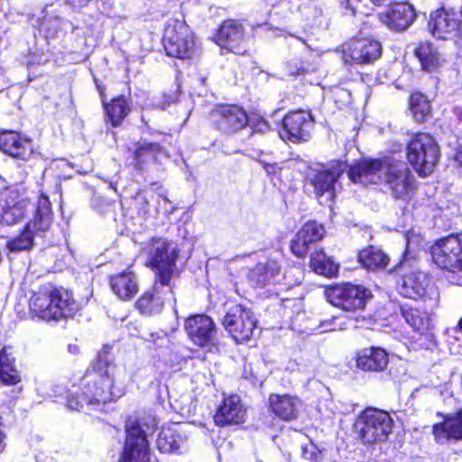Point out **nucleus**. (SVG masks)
Returning a JSON list of instances; mask_svg holds the SVG:
<instances>
[{
  "mask_svg": "<svg viewBox=\"0 0 462 462\" xmlns=\"http://www.w3.org/2000/svg\"><path fill=\"white\" fill-rule=\"evenodd\" d=\"M112 349L111 345H103L75 385L77 389L68 392L66 404L70 410L99 407L116 402L125 394L124 388L116 384L115 370L117 366Z\"/></svg>",
  "mask_w": 462,
  "mask_h": 462,
  "instance_id": "1",
  "label": "nucleus"
},
{
  "mask_svg": "<svg viewBox=\"0 0 462 462\" xmlns=\"http://www.w3.org/2000/svg\"><path fill=\"white\" fill-rule=\"evenodd\" d=\"M28 305L33 318L47 323L73 319L81 310V304L71 290L51 282L42 284L33 291Z\"/></svg>",
  "mask_w": 462,
  "mask_h": 462,
  "instance_id": "2",
  "label": "nucleus"
},
{
  "mask_svg": "<svg viewBox=\"0 0 462 462\" xmlns=\"http://www.w3.org/2000/svg\"><path fill=\"white\" fill-rule=\"evenodd\" d=\"M147 259L144 265L154 275L155 284L165 285L167 292L173 295L172 279L179 273L177 261L180 250L172 248L171 242L162 236H152L146 246Z\"/></svg>",
  "mask_w": 462,
  "mask_h": 462,
  "instance_id": "3",
  "label": "nucleus"
},
{
  "mask_svg": "<svg viewBox=\"0 0 462 462\" xmlns=\"http://www.w3.org/2000/svg\"><path fill=\"white\" fill-rule=\"evenodd\" d=\"M149 430L144 418L127 415L124 420L125 439L116 462H152Z\"/></svg>",
  "mask_w": 462,
  "mask_h": 462,
  "instance_id": "4",
  "label": "nucleus"
},
{
  "mask_svg": "<svg viewBox=\"0 0 462 462\" xmlns=\"http://www.w3.org/2000/svg\"><path fill=\"white\" fill-rule=\"evenodd\" d=\"M394 420L391 414L375 407H365L356 415L353 429L365 447L384 443L393 433Z\"/></svg>",
  "mask_w": 462,
  "mask_h": 462,
  "instance_id": "5",
  "label": "nucleus"
},
{
  "mask_svg": "<svg viewBox=\"0 0 462 462\" xmlns=\"http://www.w3.org/2000/svg\"><path fill=\"white\" fill-rule=\"evenodd\" d=\"M162 44L168 57L190 60L196 54L195 33L184 19L170 18L162 35Z\"/></svg>",
  "mask_w": 462,
  "mask_h": 462,
  "instance_id": "6",
  "label": "nucleus"
},
{
  "mask_svg": "<svg viewBox=\"0 0 462 462\" xmlns=\"http://www.w3.org/2000/svg\"><path fill=\"white\" fill-rule=\"evenodd\" d=\"M324 294L332 306L347 312H356L365 308L373 298L370 289L351 282H335L325 286Z\"/></svg>",
  "mask_w": 462,
  "mask_h": 462,
  "instance_id": "7",
  "label": "nucleus"
},
{
  "mask_svg": "<svg viewBox=\"0 0 462 462\" xmlns=\"http://www.w3.org/2000/svg\"><path fill=\"white\" fill-rule=\"evenodd\" d=\"M383 183L395 200L408 199L416 189L415 179L407 162L393 154H388Z\"/></svg>",
  "mask_w": 462,
  "mask_h": 462,
  "instance_id": "8",
  "label": "nucleus"
},
{
  "mask_svg": "<svg viewBox=\"0 0 462 462\" xmlns=\"http://www.w3.org/2000/svg\"><path fill=\"white\" fill-rule=\"evenodd\" d=\"M210 125L223 134H234L248 125V113L244 106L231 103H217L208 112Z\"/></svg>",
  "mask_w": 462,
  "mask_h": 462,
  "instance_id": "9",
  "label": "nucleus"
},
{
  "mask_svg": "<svg viewBox=\"0 0 462 462\" xmlns=\"http://www.w3.org/2000/svg\"><path fill=\"white\" fill-rule=\"evenodd\" d=\"M30 199L25 189L18 184L6 185L0 189V225L14 226L26 216Z\"/></svg>",
  "mask_w": 462,
  "mask_h": 462,
  "instance_id": "10",
  "label": "nucleus"
},
{
  "mask_svg": "<svg viewBox=\"0 0 462 462\" xmlns=\"http://www.w3.org/2000/svg\"><path fill=\"white\" fill-rule=\"evenodd\" d=\"M211 40L221 49L222 54L244 56L249 53L245 44V30L239 19L228 18L222 21L215 29Z\"/></svg>",
  "mask_w": 462,
  "mask_h": 462,
  "instance_id": "11",
  "label": "nucleus"
},
{
  "mask_svg": "<svg viewBox=\"0 0 462 462\" xmlns=\"http://www.w3.org/2000/svg\"><path fill=\"white\" fill-rule=\"evenodd\" d=\"M388 154L379 157H361L351 164L346 163L349 180L363 187L383 184V172Z\"/></svg>",
  "mask_w": 462,
  "mask_h": 462,
  "instance_id": "12",
  "label": "nucleus"
},
{
  "mask_svg": "<svg viewBox=\"0 0 462 462\" xmlns=\"http://www.w3.org/2000/svg\"><path fill=\"white\" fill-rule=\"evenodd\" d=\"M257 319L250 309L234 306L223 317L222 325L237 344L248 342L257 328Z\"/></svg>",
  "mask_w": 462,
  "mask_h": 462,
  "instance_id": "13",
  "label": "nucleus"
},
{
  "mask_svg": "<svg viewBox=\"0 0 462 462\" xmlns=\"http://www.w3.org/2000/svg\"><path fill=\"white\" fill-rule=\"evenodd\" d=\"M435 265L450 273L462 271V231L435 239Z\"/></svg>",
  "mask_w": 462,
  "mask_h": 462,
  "instance_id": "14",
  "label": "nucleus"
},
{
  "mask_svg": "<svg viewBox=\"0 0 462 462\" xmlns=\"http://www.w3.org/2000/svg\"><path fill=\"white\" fill-rule=\"evenodd\" d=\"M382 55V44L374 37L354 36L342 45L346 63L369 65Z\"/></svg>",
  "mask_w": 462,
  "mask_h": 462,
  "instance_id": "15",
  "label": "nucleus"
},
{
  "mask_svg": "<svg viewBox=\"0 0 462 462\" xmlns=\"http://www.w3.org/2000/svg\"><path fill=\"white\" fill-rule=\"evenodd\" d=\"M346 170V162L341 160L333 161L329 168L310 169L306 176L305 182L313 188L317 199L328 194L331 199L336 197V183Z\"/></svg>",
  "mask_w": 462,
  "mask_h": 462,
  "instance_id": "16",
  "label": "nucleus"
},
{
  "mask_svg": "<svg viewBox=\"0 0 462 462\" xmlns=\"http://www.w3.org/2000/svg\"><path fill=\"white\" fill-rule=\"evenodd\" d=\"M163 153L165 149L160 143L140 140L127 148L126 160L136 172L143 174L153 165L160 164L159 157Z\"/></svg>",
  "mask_w": 462,
  "mask_h": 462,
  "instance_id": "17",
  "label": "nucleus"
},
{
  "mask_svg": "<svg viewBox=\"0 0 462 462\" xmlns=\"http://www.w3.org/2000/svg\"><path fill=\"white\" fill-rule=\"evenodd\" d=\"M184 329L189 340L200 348L217 347V328L214 320L206 314L191 315L185 319Z\"/></svg>",
  "mask_w": 462,
  "mask_h": 462,
  "instance_id": "18",
  "label": "nucleus"
},
{
  "mask_svg": "<svg viewBox=\"0 0 462 462\" xmlns=\"http://www.w3.org/2000/svg\"><path fill=\"white\" fill-rule=\"evenodd\" d=\"M312 127L313 117L310 112L291 110L282 120L280 134L282 139L298 143L310 139Z\"/></svg>",
  "mask_w": 462,
  "mask_h": 462,
  "instance_id": "19",
  "label": "nucleus"
},
{
  "mask_svg": "<svg viewBox=\"0 0 462 462\" xmlns=\"http://www.w3.org/2000/svg\"><path fill=\"white\" fill-rule=\"evenodd\" d=\"M326 234L323 224L315 219L306 221L290 242V249L297 258L304 259L312 244L320 241Z\"/></svg>",
  "mask_w": 462,
  "mask_h": 462,
  "instance_id": "20",
  "label": "nucleus"
},
{
  "mask_svg": "<svg viewBox=\"0 0 462 462\" xmlns=\"http://www.w3.org/2000/svg\"><path fill=\"white\" fill-rule=\"evenodd\" d=\"M246 410L238 394L224 396L213 415V421L217 427L237 426L245 421Z\"/></svg>",
  "mask_w": 462,
  "mask_h": 462,
  "instance_id": "21",
  "label": "nucleus"
},
{
  "mask_svg": "<svg viewBox=\"0 0 462 462\" xmlns=\"http://www.w3.org/2000/svg\"><path fill=\"white\" fill-rule=\"evenodd\" d=\"M301 405V400L297 395L272 393L268 395L266 407L273 418L290 422L299 418Z\"/></svg>",
  "mask_w": 462,
  "mask_h": 462,
  "instance_id": "22",
  "label": "nucleus"
},
{
  "mask_svg": "<svg viewBox=\"0 0 462 462\" xmlns=\"http://www.w3.org/2000/svg\"><path fill=\"white\" fill-rule=\"evenodd\" d=\"M417 16L414 7L406 2H395L384 12L378 14V20L393 31L402 32L410 27Z\"/></svg>",
  "mask_w": 462,
  "mask_h": 462,
  "instance_id": "23",
  "label": "nucleus"
},
{
  "mask_svg": "<svg viewBox=\"0 0 462 462\" xmlns=\"http://www.w3.org/2000/svg\"><path fill=\"white\" fill-rule=\"evenodd\" d=\"M440 419L435 422V440L438 442L462 440V408L454 412L438 411Z\"/></svg>",
  "mask_w": 462,
  "mask_h": 462,
  "instance_id": "24",
  "label": "nucleus"
},
{
  "mask_svg": "<svg viewBox=\"0 0 462 462\" xmlns=\"http://www.w3.org/2000/svg\"><path fill=\"white\" fill-rule=\"evenodd\" d=\"M132 97L130 92L112 97L104 102V121L112 128H118L123 125L125 119L132 113Z\"/></svg>",
  "mask_w": 462,
  "mask_h": 462,
  "instance_id": "25",
  "label": "nucleus"
},
{
  "mask_svg": "<svg viewBox=\"0 0 462 462\" xmlns=\"http://www.w3.org/2000/svg\"><path fill=\"white\" fill-rule=\"evenodd\" d=\"M354 359L359 370L366 373H381L388 366L389 354L381 346H372L356 351Z\"/></svg>",
  "mask_w": 462,
  "mask_h": 462,
  "instance_id": "26",
  "label": "nucleus"
},
{
  "mask_svg": "<svg viewBox=\"0 0 462 462\" xmlns=\"http://www.w3.org/2000/svg\"><path fill=\"white\" fill-rule=\"evenodd\" d=\"M53 220L54 213L51 200L46 193L41 190L34 204L32 216L25 225L38 236H42L51 229Z\"/></svg>",
  "mask_w": 462,
  "mask_h": 462,
  "instance_id": "27",
  "label": "nucleus"
},
{
  "mask_svg": "<svg viewBox=\"0 0 462 462\" xmlns=\"http://www.w3.org/2000/svg\"><path fill=\"white\" fill-rule=\"evenodd\" d=\"M107 282L111 291L124 301L131 300L139 291L137 276L129 269L110 274Z\"/></svg>",
  "mask_w": 462,
  "mask_h": 462,
  "instance_id": "28",
  "label": "nucleus"
},
{
  "mask_svg": "<svg viewBox=\"0 0 462 462\" xmlns=\"http://www.w3.org/2000/svg\"><path fill=\"white\" fill-rule=\"evenodd\" d=\"M282 274L279 263L273 259L259 262L249 269L247 279L254 287L265 288L278 282Z\"/></svg>",
  "mask_w": 462,
  "mask_h": 462,
  "instance_id": "29",
  "label": "nucleus"
},
{
  "mask_svg": "<svg viewBox=\"0 0 462 462\" xmlns=\"http://www.w3.org/2000/svg\"><path fill=\"white\" fill-rule=\"evenodd\" d=\"M165 285L155 284L153 280L152 286L145 291L134 302V308L141 315L152 316L162 311L164 305L162 295H167ZM169 295H171L169 293Z\"/></svg>",
  "mask_w": 462,
  "mask_h": 462,
  "instance_id": "30",
  "label": "nucleus"
},
{
  "mask_svg": "<svg viewBox=\"0 0 462 462\" xmlns=\"http://www.w3.org/2000/svg\"><path fill=\"white\" fill-rule=\"evenodd\" d=\"M0 150L23 161L28 160L32 153L31 141L23 138L19 133L9 130L0 133Z\"/></svg>",
  "mask_w": 462,
  "mask_h": 462,
  "instance_id": "31",
  "label": "nucleus"
},
{
  "mask_svg": "<svg viewBox=\"0 0 462 462\" xmlns=\"http://www.w3.org/2000/svg\"><path fill=\"white\" fill-rule=\"evenodd\" d=\"M357 261L367 271L378 272L389 266L390 257L381 247L367 245L358 251Z\"/></svg>",
  "mask_w": 462,
  "mask_h": 462,
  "instance_id": "32",
  "label": "nucleus"
},
{
  "mask_svg": "<svg viewBox=\"0 0 462 462\" xmlns=\"http://www.w3.org/2000/svg\"><path fill=\"white\" fill-rule=\"evenodd\" d=\"M401 312L406 322L420 335L430 334L431 318L429 313L417 308L402 307Z\"/></svg>",
  "mask_w": 462,
  "mask_h": 462,
  "instance_id": "33",
  "label": "nucleus"
},
{
  "mask_svg": "<svg viewBox=\"0 0 462 462\" xmlns=\"http://www.w3.org/2000/svg\"><path fill=\"white\" fill-rule=\"evenodd\" d=\"M408 106L413 117L418 122H425L431 115V100L420 90H413L408 98Z\"/></svg>",
  "mask_w": 462,
  "mask_h": 462,
  "instance_id": "34",
  "label": "nucleus"
},
{
  "mask_svg": "<svg viewBox=\"0 0 462 462\" xmlns=\"http://www.w3.org/2000/svg\"><path fill=\"white\" fill-rule=\"evenodd\" d=\"M310 266L313 272L325 277H335L338 273V265L322 249H316L310 254Z\"/></svg>",
  "mask_w": 462,
  "mask_h": 462,
  "instance_id": "35",
  "label": "nucleus"
},
{
  "mask_svg": "<svg viewBox=\"0 0 462 462\" xmlns=\"http://www.w3.org/2000/svg\"><path fill=\"white\" fill-rule=\"evenodd\" d=\"M428 282L422 273H407L402 278V293L408 298L416 299L426 295Z\"/></svg>",
  "mask_w": 462,
  "mask_h": 462,
  "instance_id": "36",
  "label": "nucleus"
},
{
  "mask_svg": "<svg viewBox=\"0 0 462 462\" xmlns=\"http://www.w3.org/2000/svg\"><path fill=\"white\" fill-rule=\"evenodd\" d=\"M0 379L8 385H15L20 381V374L15 368V359L8 352V347L0 350Z\"/></svg>",
  "mask_w": 462,
  "mask_h": 462,
  "instance_id": "37",
  "label": "nucleus"
},
{
  "mask_svg": "<svg viewBox=\"0 0 462 462\" xmlns=\"http://www.w3.org/2000/svg\"><path fill=\"white\" fill-rule=\"evenodd\" d=\"M36 236L38 235L24 224L20 232L6 242L5 246L12 253L30 251L34 246Z\"/></svg>",
  "mask_w": 462,
  "mask_h": 462,
  "instance_id": "38",
  "label": "nucleus"
},
{
  "mask_svg": "<svg viewBox=\"0 0 462 462\" xmlns=\"http://www.w3.org/2000/svg\"><path fill=\"white\" fill-rule=\"evenodd\" d=\"M183 441L182 436L175 430L163 429L156 439V446L160 453H176Z\"/></svg>",
  "mask_w": 462,
  "mask_h": 462,
  "instance_id": "39",
  "label": "nucleus"
},
{
  "mask_svg": "<svg viewBox=\"0 0 462 462\" xmlns=\"http://www.w3.org/2000/svg\"><path fill=\"white\" fill-rule=\"evenodd\" d=\"M407 159L410 163L417 170L419 175H427L424 171V167L426 164V148L423 143L418 140H412L407 148Z\"/></svg>",
  "mask_w": 462,
  "mask_h": 462,
  "instance_id": "40",
  "label": "nucleus"
},
{
  "mask_svg": "<svg viewBox=\"0 0 462 462\" xmlns=\"http://www.w3.org/2000/svg\"><path fill=\"white\" fill-rule=\"evenodd\" d=\"M456 27L454 14H450L444 8L435 10V36L445 40L448 33L452 32Z\"/></svg>",
  "mask_w": 462,
  "mask_h": 462,
  "instance_id": "41",
  "label": "nucleus"
},
{
  "mask_svg": "<svg viewBox=\"0 0 462 462\" xmlns=\"http://www.w3.org/2000/svg\"><path fill=\"white\" fill-rule=\"evenodd\" d=\"M421 70L430 72L433 69V46L430 41L420 42L414 50Z\"/></svg>",
  "mask_w": 462,
  "mask_h": 462,
  "instance_id": "42",
  "label": "nucleus"
},
{
  "mask_svg": "<svg viewBox=\"0 0 462 462\" xmlns=\"http://www.w3.org/2000/svg\"><path fill=\"white\" fill-rule=\"evenodd\" d=\"M288 73L291 76H304L315 70L314 67L308 60H295L287 64Z\"/></svg>",
  "mask_w": 462,
  "mask_h": 462,
  "instance_id": "43",
  "label": "nucleus"
},
{
  "mask_svg": "<svg viewBox=\"0 0 462 462\" xmlns=\"http://www.w3.org/2000/svg\"><path fill=\"white\" fill-rule=\"evenodd\" d=\"M377 20L378 16L367 15L355 36L374 37V32L377 28Z\"/></svg>",
  "mask_w": 462,
  "mask_h": 462,
  "instance_id": "44",
  "label": "nucleus"
},
{
  "mask_svg": "<svg viewBox=\"0 0 462 462\" xmlns=\"http://www.w3.org/2000/svg\"><path fill=\"white\" fill-rule=\"evenodd\" d=\"M248 125L252 129L253 133H266L270 130V124L268 121L260 115H253L252 116H248Z\"/></svg>",
  "mask_w": 462,
  "mask_h": 462,
  "instance_id": "45",
  "label": "nucleus"
},
{
  "mask_svg": "<svg viewBox=\"0 0 462 462\" xmlns=\"http://www.w3.org/2000/svg\"><path fill=\"white\" fill-rule=\"evenodd\" d=\"M361 2V0H341L340 1V7L350 13L351 14L355 15L358 9V4Z\"/></svg>",
  "mask_w": 462,
  "mask_h": 462,
  "instance_id": "46",
  "label": "nucleus"
},
{
  "mask_svg": "<svg viewBox=\"0 0 462 462\" xmlns=\"http://www.w3.org/2000/svg\"><path fill=\"white\" fill-rule=\"evenodd\" d=\"M92 0H63L65 5L69 6L73 11H80L82 8L88 6Z\"/></svg>",
  "mask_w": 462,
  "mask_h": 462,
  "instance_id": "47",
  "label": "nucleus"
},
{
  "mask_svg": "<svg viewBox=\"0 0 462 462\" xmlns=\"http://www.w3.org/2000/svg\"><path fill=\"white\" fill-rule=\"evenodd\" d=\"M263 168L269 176H277L282 172V168L277 162H263Z\"/></svg>",
  "mask_w": 462,
  "mask_h": 462,
  "instance_id": "48",
  "label": "nucleus"
},
{
  "mask_svg": "<svg viewBox=\"0 0 462 462\" xmlns=\"http://www.w3.org/2000/svg\"><path fill=\"white\" fill-rule=\"evenodd\" d=\"M95 83H96V88L98 92L99 98H100V101H101V104L103 106L104 102H107V100H109V98L107 97V94H106V88L105 85L98 83L97 80H95Z\"/></svg>",
  "mask_w": 462,
  "mask_h": 462,
  "instance_id": "49",
  "label": "nucleus"
},
{
  "mask_svg": "<svg viewBox=\"0 0 462 462\" xmlns=\"http://www.w3.org/2000/svg\"><path fill=\"white\" fill-rule=\"evenodd\" d=\"M6 439L5 425L3 422L2 416L0 415V450L5 446V440Z\"/></svg>",
  "mask_w": 462,
  "mask_h": 462,
  "instance_id": "50",
  "label": "nucleus"
},
{
  "mask_svg": "<svg viewBox=\"0 0 462 462\" xmlns=\"http://www.w3.org/2000/svg\"><path fill=\"white\" fill-rule=\"evenodd\" d=\"M453 160L457 162V167L462 168V144H459L453 154Z\"/></svg>",
  "mask_w": 462,
  "mask_h": 462,
  "instance_id": "51",
  "label": "nucleus"
},
{
  "mask_svg": "<svg viewBox=\"0 0 462 462\" xmlns=\"http://www.w3.org/2000/svg\"><path fill=\"white\" fill-rule=\"evenodd\" d=\"M374 5L381 6L383 5L387 0H370Z\"/></svg>",
  "mask_w": 462,
  "mask_h": 462,
  "instance_id": "52",
  "label": "nucleus"
},
{
  "mask_svg": "<svg viewBox=\"0 0 462 462\" xmlns=\"http://www.w3.org/2000/svg\"><path fill=\"white\" fill-rule=\"evenodd\" d=\"M456 330H457V331L462 333V317L457 321V327H456Z\"/></svg>",
  "mask_w": 462,
  "mask_h": 462,
  "instance_id": "53",
  "label": "nucleus"
},
{
  "mask_svg": "<svg viewBox=\"0 0 462 462\" xmlns=\"http://www.w3.org/2000/svg\"><path fill=\"white\" fill-rule=\"evenodd\" d=\"M432 19V14H430V22H429V26L430 25V20Z\"/></svg>",
  "mask_w": 462,
  "mask_h": 462,
  "instance_id": "54",
  "label": "nucleus"
},
{
  "mask_svg": "<svg viewBox=\"0 0 462 462\" xmlns=\"http://www.w3.org/2000/svg\"><path fill=\"white\" fill-rule=\"evenodd\" d=\"M307 449V447H302V452L305 453Z\"/></svg>",
  "mask_w": 462,
  "mask_h": 462,
  "instance_id": "55",
  "label": "nucleus"
},
{
  "mask_svg": "<svg viewBox=\"0 0 462 462\" xmlns=\"http://www.w3.org/2000/svg\"><path fill=\"white\" fill-rule=\"evenodd\" d=\"M407 249L404 251L403 254H402V257H405V255L407 254Z\"/></svg>",
  "mask_w": 462,
  "mask_h": 462,
  "instance_id": "56",
  "label": "nucleus"
},
{
  "mask_svg": "<svg viewBox=\"0 0 462 462\" xmlns=\"http://www.w3.org/2000/svg\"><path fill=\"white\" fill-rule=\"evenodd\" d=\"M434 158H435V162L437 161V154L435 153L434 155Z\"/></svg>",
  "mask_w": 462,
  "mask_h": 462,
  "instance_id": "57",
  "label": "nucleus"
}]
</instances>
